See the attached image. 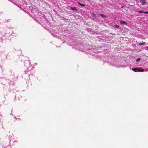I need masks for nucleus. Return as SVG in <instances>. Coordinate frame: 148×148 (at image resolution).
Segmentation results:
<instances>
[{"label": "nucleus", "instance_id": "6", "mask_svg": "<svg viewBox=\"0 0 148 148\" xmlns=\"http://www.w3.org/2000/svg\"><path fill=\"white\" fill-rule=\"evenodd\" d=\"M100 15L103 18L107 17L105 15L103 14H100Z\"/></svg>", "mask_w": 148, "mask_h": 148}, {"label": "nucleus", "instance_id": "5", "mask_svg": "<svg viewBox=\"0 0 148 148\" xmlns=\"http://www.w3.org/2000/svg\"><path fill=\"white\" fill-rule=\"evenodd\" d=\"M145 42H142V43H140L138 44V45L139 46H142V45H145Z\"/></svg>", "mask_w": 148, "mask_h": 148}, {"label": "nucleus", "instance_id": "11", "mask_svg": "<svg viewBox=\"0 0 148 148\" xmlns=\"http://www.w3.org/2000/svg\"><path fill=\"white\" fill-rule=\"evenodd\" d=\"M115 26H116V27H119V26L118 25H116Z\"/></svg>", "mask_w": 148, "mask_h": 148}, {"label": "nucleus", "instance_id": "7", "mask_svg": "<svg viewBox=\"0 0 148 148\" xmlns=\"http://www.w3.org/2000/svg\"><path fill=\"white\" fill-rule=\"evenodd\" d=\"M79 4L81 6H85V5L84 4H82L80 3V2H78L77 3Z\"/></svg>", "mask_w": 148, "mask_h": 148}, {"label": "nucleus", "instance_id": "12", "mask_svg": "<svg viewBox=\"0 0 148 148\" xmlns=\"http://www.w3.org/2000/svg\"><path fill=\"white\" fill-rule=\"evenodd\" d=\"M93 15H94V16H95V14H93Z\"/></svg>", "mask_w": 148, "mask_h": 148}, {"label": "nucleus", "instance_id": "9", "mask_svg": "<svg viewBox=\"0 0 148 148\" xmlns=\"http://www.w3.org/2000/svg\"><path fill=\"white\" fill-rule=\"evenodd\" d=\"M140 58H138L136 60V62H138L140 59Z\"/></svg>", "mask_w": 148, "mask_h": 148}, {"label": "nucleus", "instance_id": "1", "mask_svg": "<svg viewBox=\"0 0 148 148\" xmlns=\"http://www.w3.org/2000/svg\"><path fill=\"white\" fill-rule=\"evenodd\" d=\"M132 70L133 71L135 72H143L144 71V70L141 68H133Z\"/></svg>", "mask_w": 148, "mask_h": 148}, {"label": "nucleus", "instance_id": "2", "mask_svg": "<svg viewBox=\"0 0 148 148\" xmlns=\"http://www.w3.org/2000/svg\"><path fill=\"white\" fill-rule=\"evenodd\" d=\"M120 23L122 25H127V23L124 21H120Z\"/></svg>", "mask_w": 148, "mask_h": 148}, {"label": "nucleus", "instance_id": "3", "mask_svg": "<svg viewBox=\"0 0 148 148\" xmlns=\"http://www.w3.org/2000/svg\"><path fill=\"white\" fill-rule=\"evenodd\" d=\"M140 1L142 3L143 5H144L146 4V2L145 0H140Z\"/></svg>", "mask_w": 148, "mask_h": 148}, {"label": "nucleus", "instance_id": "10", "mask_svg": "<svg viewBox=\"0 0 148 148\" xmlns=\"http://www.w3.org/2000/svg\"><path fill=\"white\" fill-rule=\"evenodd\" d=\"M144 13L145 14H148V11L144 12Z\"/></svg>", "mask_w": 148, "mask_h": 148}, {"label": "nucleus", "instance_id": "13", "mask_svg": "<svg viewBox=\"0 0 148 148\" xmlns=\"http://www.w3.org/2000/svg\"><path fill=\"white\" fill-rule=\"evenodd\" d=\"M147 50H148V47H147Z\"/></svg>", "mask_w": 148, "mask_h": 148}, {"label": "nucleus", "instance_id": "4", "mask_svg": "<svg viewBox=\"0 0 148 148\" xmlns=\"http://www.w3.org/2000/svg\"><path fill=\"white\" fill-rule=\"evenodd\" d=\"M71 9L73 10H75V11L77 10L76 8L75 7H73L71 8Z\"/></svg>", "mask_w": 148, "mask_h": 148}, {"label": "nucleus", "instance_id": "8", "mask_svg": "<svg viewBox=\"0 0 148 148\" xmlns=\"http://www.w3.org/2000/svg\"><path fill=\"white\" fill-rule=\"evenodd\" d=\"M137 12L140 13H144V11H143L138 10L137 11Z\"/></svg>", "mask_w": 148, "mask_h": 148}]
</instances>
